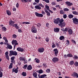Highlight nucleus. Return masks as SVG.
<instances>
[{
	"mask_svg": "<svg viewBox=\"0 0 78 78\" xmlns=\"http://www.w3.org/2000/svg\"><path fill=\"white\" fill-rule=\"evenodd\" d=\"M64 20H63V19L61 18L60 19L59 18H57L54 20V23L56 24H58L59 26H60L61 27H64L66 26V23L64 22Z\"/></svg>",
	"mask_w": 78,
	"mask_h": 78,
	"instance_id": "1",
	"label": "nucleus"
},
{
	"mask_svg": "<svg viewBox=\"0 0 78 78\" xmlns=\"http://www.w3.org/2000/svg\"><path fill=\"white\" fill-rule=\"evenodd\" d=\"M31 31L33 33H37V29L35 26H32L31 29Z\"/></svg>",
	"mask_w": 78,
	"mask_h": 78,
	"instance_id": "2",
	"label": "nucleus"
},
{
	"mask_svg": "<svg viewBox=\"0 0 78 78\" xmlns=\"http://www.w3.org/2000/svg\"><path fill=\"white\" fill-rule=\"evenodd\" d=\"M9 53L10 55H12V56H17V52L16 51H10Z\"/></svg>",
	"mask_w": 78,
	"mask_h": 78,
	"instance_id": "3",
	"label": "nucleus"
},
{
	"mask_svg": "<svg viewBox=\"0 0 78 78\" xmlns=\"http://www.w3.org/2000/svg\"><path fill=\"white\" fill-rule=\"evenodd\" d=\"M72 20H73V22L74 24L76 25L78 24V19H77L75 17L74 18H73Z\"/></svg>",
	"mask_w": 78,
	"mask_h": 78,
	"instance_id": "4",
	"label": "nucleus"
},
{
	"mask_svg": "<svg viewBox=\"0 0 78 78\" xmlns=\"http://www.w3.org/2000/svg\"><path fill=\"white\" fill-rule=\"evenodd\" d=\"M18 69H19V67H17L16 69L15 68H13L12 69V73H13L15 72V73H17L18 72Z\"/></svg>",
	"mask_w": 78,
	"mask_h": 78,
	"instance_id": "5",
	"label": "nucleus"
},
{
	"mask_svg": "<svg viewBox=\"0 0 78 78\" xmlns=\"http://www.w3.org/2000/svg\"><path fill=\"white\" fill-rule=\"evenodd\" d=\"M52 60L53 62L55 63V62H58V61H59V58L57 57H54L53 58Z\"/></svg>",
	"mask_w": 78,
	"mask_h": 78,
	"instance_id": "6",
	"label": "nucleus"
},
{
	"mask_svg": "<svg viewBox=\"0 0 78 78\" xmlns=\"http://www.w3.org/2000/svg\"><path fill=\"white\" fill-rule=\"evenodd\" d=\"M35 14L36 16L39 17H42L43 16V15L42 14L39 13L37 12H35Z\"/></svg>",
	"mask_w": 78,
	"mask_h": 78,
	"instance_id": "7",
	"label": "nucleus"
},
{
	"mask_svg": "<svg viewBox=\"0 0 78 78\" xmlns=\"http://www.w3.org/2000/svg\"><path fill=\"white\" fill-rule=\"evenodd\" d=\"M38 51L39 53H43L44 51V48H40L38 49Z\"/></svg>",
	"mask_w": 78,
	"mask_h": 78,
	"instance_id": "8",
	"label": "nucleus"
},
{
	"mask_svg": "<svg viewBox=\"0 0 78 78\" xmlns=\"http://www.w3.org/2000/svg\"><path fill=\"white\" fill-rule=\"evenodd\" d=\"M66 4L68 6H70L72 5H73V3H71L70 2L67 1L65 2Z\"/></svg>",
	"mask_w": 78,
	"mask_h": 78,
	"instance_id": "9",
	"label": "nucleus"
},
{
	"mask_svg": "<svg viewBox=\"0 0 78 78\" xmlns=\"http://www.w3.org/2000/svg\"><path fill=\"white\" fill-rule=\"evenodd\" d=\"M72 76H73V77H76V78H78V74L77 73L74 72L73 73L72 75Z\"/></svg>",
	"mask_w": 78,
	"mask_h": 78,
	"instance_id": "10",
	"label": "nucleus"
},
{
	"mask_svg": "<svg viewBox=\"0 0 78 78\" xmlns=\"http://www.w3.org/2000/svg\"><path fill=\"white\" fill-rule=\"evenodd\" d=\"M16 50L18 51H21V52H23V51H24V49L23 48L19 47L17 48Z\"/></svg>",
	"mask_w": 78,
	"mask_h": 78,
	"instance_id": "11",
	"label": "nucleus"
},
{
	"mask_svg": "<svg viewBox=\"0 0 78 78\" xmlns=\"http://www.w3.org/2000/svg\"><path fill=\"white\" fill-rule=\"evenodd\" d=\"M18 25V24H13L12 26V27H15L16 29L18 30L19 29V26Z\"/></svg>",
	"mask_w": 78,
	"mask_h": 78,
	"instance_id": "12",
	"label": "nucleus"
},
{
	"mask_svg": "<svg viewBox=\"0 0 78 78\" xmlns=\"http://www.w3.org/2000/svg\"><path fill=\"white\" fill-rule=\"evenodd\" d=\"M59 28L58 27L55 28L54 29V32H55V33H58V32L59 31Z\"/></svg>",
	"mask_w": 78,
	"mask_h": 78,
	"instance_id": "13",
	"label": "nucleus"
},
{
	"mask_svg": "<svg viewBox=\"0 0 78 78\" xmlns=\"http://www.w3.org/2000/svg\"><path fill=\"white\" fill-rule=\"evenodd\" d=\"M27 69L28 70H31L33 69V67L31 65H29L27 66Z\"/></svg>",
	"mask_w": 78,
	"mask_h": 78,
	"instance_id": "14",
	"label": "nucleus"
},
{
	"mask_svg": "<svg viewBox=\"0 0 78 78\" xmlns=\"http://www.w3.org/2000/svg\"><path fill=\"white\" fill-rule=\"evenodd\" d=\"M68 33L69 35H71L73 33V31L71 29H70L68 30Z\"/></svg>",
	"mask_w": 78,
	"mask_h": 78,
	"instance_id": "15",
	"label": "nucleus"
},
{
	"mask_svg": "<svg viewBox=\"0 0 78 78\" xmlns=\"http://www.w3.org/2000/svg\"><path fill=\"white\" fill-rule=\"evenodd\" d=\"M44 10H45V11L46 13H47V16H50V13L47 10V9H44Z\"/></svg>",
	"mask_w": 78,
	"mask_h": 78,
	"instance_id": "16",
	"label": "nucleus"
},
{
	"mask_svg": "<svg viewBox=\"0 0 78 78\" xmlns=\"http://www.w3.org/2000/svg\"><path fill=\"white\" fill-rule=\"evenodd\" d=\"M7 47L9 49H12V46L9 44V43H7Z\"/></svg>",
	"mask_w": 78,
	"mask_h": 78,
	"instance_id": "17",
	"label": "nucleus"
},
{
	"mask_svg": "<svg viewBox=\"0 0 78 78\" xmlns=\"http://www.w3.org/2000/svg\"><path fill=\"white\" fill-rule=\"evenodd\" d=\"M64 10H61L60 11V14H63V15H64L65 14V12L64 11Z\"/></svg>",
	"mask_w": 78,
	"mask_h": 78,
	"instance_id": "18",
	"label": "nucleus"
},
{
	"mask_svg": "<svg viewBox=\"0 0 78 78\" xmlns=\"http://www.w3.org/2000/svg\"><path fill=\"white\" fill-rule=\"evenodd\" d=\"M6 13L8 16H11V13L9 10H6Z\"/></svg>",
	"mask_w": 78,
	"mask_h": 78,
	"instance_id": "19",
	"label": "nucleus"
},
{
	"mask_svg": "<svg viewBox=\"0 0 78 78\" xmlns=\"http://www.w3.org/2000/svg\"><path fill=\"white\" fill-rule=\"evenodd\" d=\"M35 8L36 9H41V7L39 6L38 5H36L35 6Z\"/></svg>",
	"mask_w": 78,
	"mask_h": 78,
	"instance_id": "20",
	"label": "nucleus"
},
{
	"mask_svg": "<svg viewBox=\"0 0 78 78\" xmlns=\"http://www.w3.org/2000/svg\"><path fill=\"white\" fill-rule=\"evenodd\" d=\"M33 76H34L35 78L37 77V73L36 72H35L33 74Z\"/></svg>",
	"mask_w": 78,
	"mask_h": 78,
	"instance_id": "21",
	"label": "nucleus"
},
{
	"mask_svg": "<svg viewBox=\"0 0 78 78\" xmlns=\"http://www.w3.org/2000/svg\"><path fill=\"white\" fill-rule=\"evenodd\" d=\"M73 56L72 55V54L71 53L68 54L67 55V57H69V58H72V57H73Z\"/></svg>",
	"mask_w": 78,
	"mask_h": 78,
	"instance_id": "22",
	"label": "nucleus"
},
{
	"mask_svg": "<svg viewBox=\"0 0 78 78\" xmlns=\"http://www.w3.org/2000/svg\"><path fill=\"white\" fill-rule=\"evenodd\" d=\"M21 75L23 76H27V73L23 72L21 74Z\"/></svg>",
	"mask_w": 78,
	"mask_h": 78,
	"instance_id": "23",
	"label": "nucleus"
},
{
	"mask_svg": "<svg viewBox=\"0 0 78 78\" xmlns=\"http://www.w3.org/2000/svg\"><path fill=\"white\" fill-rule=\"evenodd\" d=\"M16 42H17V41L16 40H13L12 42V45H14Z\"/></svg>",
	"mask_w": 78,
	"mask_h": 78,
	"instance_id": "24",
	"label": "nucleus"
},
{
	"mask_svg": "<svg viewBox=\"0 0 78 78\" xmlns=\"http://www.w3.org/2000/svg\"><path fill=\"white\" fill-rule=\"evenodd\" d=\"M15 23V22L13 21H11L9 22V24L10 25H12V24H14Z\"/></svg>",
	"mask_w": 78,
	"mask_h": 78,
	"instance_id": "25",
	"label": "nucleus"
},
{
	"mask_svg": "<svg viewBox=\"0 0 78 78\" xmlns=\"http://www.w3.org/2000/svg\"><path fill=\"white\" fill-rule=\"evenodd\" d=\"M14 44L15 45H14V47L13 48L14 50H15V48H16V45H18V43H17V41H16V42Z\"/></svg>",
	"mask_w": 78,
	"mask_h": 78,
	"instance_id": "26",
	"label": "nucleus"
},
{
	"mask_svg": "<svg viewBox=\"0 0 78 78\" xmlns=\"http://www.w3.org/2000/svg\"><path fill=\"white\" fill-rule=\"evenodd\" d=\"M68 17L69 19H72V18H73V15L71 14L69 15Z\"/></svg>",
	"mask_w": 78,
	"mask_h": 78,
	"instance_id": "27",
	"label": "nucleus"
},
{
	"mask_svg": "<svg viewBox=\"0 0 78 78\" xmlns=\"http://www.w3.org/2000/svg\"><path fill=\"white\" fill-rule=\"evenodd\" d=\"M72 13L73 14H74V15H78V12L76 11H73L72 12Z\"/></svg>",
	"mask_w": 78,
	"mask_h": 78,
	"instance_id": "28",
	"label": "nucleus"
},
{
	"mask_svg": "<svg viewBox=\"0 0 78 78\" xmlns=\"http://www.w3.org/2000/svg\"><path fill=\"white\" fill-rule=\"evenodd\" d=\"M65 39V38L63 36H61L59 37V39L60 40V41H62V39Z\"/></svg>",
	"mask_w": 78,
	"mask_h": 78,
	"instance_id": "29",
	"label": "nucleus"
},
{
	"mask_svg": "<svg viewBox=\"0 0 78 78\" xmlns=\"http://www.w3.org/2000/svg\"><path fill=\"white\" fill-rule=\"evenodd\" d=\"M20 61H25V60L24 58H23V57H20Z\"/></svg>",
	"mask_w": 78,
	"mask_h": 78,
	"instance_id": "30",
	"label": "nucleus"
},
{
	"mask_svg": "<svg viewBox=\"0 0 78 78\" xmlns=\"http://www.w3.org/2000/svg\"><path fill=\"white\" fill-rule=\"evenodd\" d=\"M74 64V61H71L69 62V64L71 65V66H72Z\"/></svg>",
	"mask_w": 78,
	"mask_h": 78,
	"instance_id": "31",
	"label": "nucleus"
},
{
	"mask_svg": "<svg viewBox=\"0 0 78 78\" xmlns=\"http://www.w3.org/2000/svg\"><path fill=\"white\" fill-rule=\"evenodd\" d=\"M46 76H47V75L43 74L41 76V78H44V77Z\"/></svg>",
	"mask_w": 78,
	"mask_h": 78,
	"instance_id": "32",
	"label": "nucleus"
},
{
	"mask_svg": "<svg viewBox=\"0 0 78 78\" xmlns=\"http://www.w3.org/2000/svg\"><path fill=\"white\" fill-rule=\"evenodd\" d=\"M35 25H36L37 27H38L39 28H40V27L41 26V24L39 23H38L37 24H35Z\"/></svg>",
	"mask_w": 78,
	"mask_h": 78,
	"instance_id": "33",
	"label": "nucleus"
},
{
	"mask_svg": "<svg viewBox=\"0 0 78 78\" xmlns=\"http://www.w3.org/2000/svg\"><path fill=\"white\" fill-rule=\"evenodd\" d=\"M39 73H44V71L42 70V69H40L39 70V72H38Z\"/></svg>",
	"mask_w": 78,
	"mask_h": 78,
	"instance_id": "34",
	"label": "nucleus"
},
{
	"mask_svg": "<svg viewBox=\"0 0 78 78\" xmlns=\"http://www.w3.org/2000/svg\"><path fill=\"white\" fill-rule=\"evenodd\" d=\"M2 31H6V29L5 27H2Z\"/></svg>",
	"mask_w": 78,
	"mask_h": 78,
	"instance_id": "35",
	"label": "nucleus"
},
{
	"mask_svg": "<svg viewBox=\"0 0 78 78\" xmlns=\"http://www.w3.org/2000/svg\"><path fill=\"white\" fill-rule=\"evenodd\" d=\"M49 40L50 39H49V38H48V37L46 38L45 39V41L47 42H49Z\"/></svg>",
	"mask_w": 78,
	"mask_h": 78,
	"instance_id": "36",
	"label": "nucleus"
},
{
	"mask_svg": "<svg viewBox=\"0 0 78 78\" xmlns=\"http://www.w3.org/2000/svg\"><path fill=\"white\" fill-rule=\"evenodd\" d=\"M3 76V73L0 71V78H2Z\"/></svg>",
	"mask_w": 78,
	"mask_h": 78,
	"instance_id": "37",
	"label": "nucleus"
},
{
	"mask_svg": "<svg viewBox=\"0 0 78 78\" xmlns=\"http://www.w3.org/2000/svg\"><path fill=\"white\" fill-rule=\"evenodd\" d=\"M74 65L76 67H78V62H75L74 63Z\"/></svg>",
	"mask_w": 78,
	"mask_h": 78,
	"instance_id": "38",
	"label": "nucleus"
},
{
	"mask_svg": "<svg viewBox=\"0 0 78 78\" xmlns=\"http://www.w3.org/2000/svg\"><path fill=\"white\" fill-rule=\"evenodd\" d=\"M46 71L47 73H50V69H47Z\"/></svg>",
	"mask_w": 78,
	"mask_h": 78,
	"instance_id": "39",
	"label": "nucleus"
},
{
	"mask_svg": "<svg viewBox=\"0 0 78 78\" xmlns=\"http://www.w3.org/2000/svg\"><path fill=\"white\" fill-rule=\"evenodd\" d=\"M27 66H28V65L27 64L25 65H24V66L23 67V69H26Z\"/></svg>",
	"mask_w": 78,
	"mask_h": 78,
	"instance_id": "40",
	"label": "nucleus"
},
{
	"mask_svg": "<svg viewBox=\"0 0 78 78\" xmlns=\"http://www.w3.org/2000/svg\"><path fill=\"white\" fill-rule=\"evenodd\" d=\"M43 2H45L46 3H48L50 2V1H49V0H43Z\"/></svg>",
	"mask_w": 78,
	"mask_h": 78,
	"instance_id": "41",
	"label": "nucleus"
},
{
	"mask_svg": "<svg viewBox=\"0 0 78 78\" xmlns=\"http://www.w3.org/2000/svg\"><path fill=\"white\" fill-rule=\"evenodd\" d=\"M69 9H68L67 8H65L64 9V11H68Z\"/></svg>",
	"mask_w": 78,
	"mask_h": 78,
	"instance_id": "42",
	"label": "nucleus"
},
{
	"mask_svg": "<svg viewBox=\"0 0 78 78\" xmlns=\"http://www.w3.org/2000/svg\"><path fill=\"white\" fill-rule=\"evenodd\" d=\"M12 37L13 38H14L15 39H16V37H17V35L14 34L12 35Z\"/></svg>",
	"mask_w": 78,
	"mask_h": 78,
	"instance_id": "43",
	"label": "nucleus"
},
{
	"mask_svg": "<svg viewBox=\"0 0 78 78\" xmlns=\"http://www.w3.org/2000/svg\"><path fill=\"white\" fill-rule=\"evenodd\" d=\"M11 62L13 63V64H16V61L14 60H11Z\"/></svg>",
	"mask_w": 78,
	"mask_h": 78,
	"instance_id": "44",
	"label": "nucleus"
},
{
	"mask_svg": "<svg viewBox=\"0 0 78 78\" xmlns=\"http://www.w3.org/2000/svg\"><path fill=\"white\" fill-rule=\"evenodd\" d=\"M5 57L7 59L8 61H9V55H6L5 56Z\"/></svg>",
	"mask_w": 78,
	"mask_h": 78,
	"instance_id": "45",
	"label": "nucleus"
},
{
	"mask_svg": "<svg viewBox=\"0 0 78 78\" xmlns=\"http://www.w3.org/2000/svg\"><path fill=\"white\" fill-rule=\"evenodd\" d=\"M38 5L39 6H41V7H42V8H44V6L42 5V4H39Z\"/></svg>",
	"mask_w": 78,
	"mask_h": 78,
	"instance_id": "46",
	"label": "nucleus"
},
{
	"mask_svg": "<svg viewBox=\"0 0 78 78\" xmlns=\"http://www.w3.org/2000/svg\"><path fill=\"white\" fill-rule=\"evenodd\" d=\"M35 62H37V63H39L40 62V61L38 59H37L35 61Z\"/></svg>",
	"mask_w": 78,
	"mask_h": 78,
	"instance_id": "47",
	"label": "nucleus"
},
{
	"mask_svg": "<svg viewBox=\"0 0 78 78\" xmlns=\"http://www.w3.org/2000/svg\"><path fill=\"white\" fill-rule=\"evenodd\" d=\"M46 26L48 28H49V24L48 23H47L46 24Z\"/></svg>",
	"mask_w": 78,
	"mask_h": 78,
	"instance_id": "48",
	"label": "nucleus"
},
{
	"mask_svg": "<svg viewBox=\"0 0 78 78\" xmlns=\"http://www.w3.org/2000/svg\"><path fill=\"white\" fill-rule=\"evenodd\" d=\"M8 54H9V52H8V51H7L5 53V56H8Z\"/></svg>",
	"mask_w": 78,
	"mask_h": 78,
	"instance_id": "49",
	"label": "nucleus"
},
{
	"mask_svg": "<svg viewBox=\"0 0 78 78\" xmlns=\"http://www.w3.org/2000/svg\"><path fill=\"white\" fill-rule=\"evenodd\" d=\"M55 7H56V8H61V6H60L59 5H55Z\"/></svg>",
	"mask_w": 78,
	"mask_h": 78,
	"instance_id": "50",
	"label": "nucleus"
},
{
	"mask_svg": "<svg viewBox=\"0 0 78 78\" xmlns=\"http://www.w3.org/2000/svg\"><path fill=\"white\" fill-rule=\"evenodd\" d=\"M46 8H47V9L48 10H49V9H50V7H49V6L47 5V6H46Z\"/></svg>",
	"mask_w": 78,
	"mask_h": 78,
	"instance_id": "51",
	"label": "nucleus"
},
{
	"mask_svg": "<svg viewBox=\"0 0 78 78\" xmlns=\"http://www.w3.org/2000/svg\"><path fill=\"white\" fill-rule=\"evenodd\" d=\"M71 41L72 42L74 43V44H76V41H75V40H72Z\"/></svg>",
	"mask_w": 78,
	"mask_h": 78,
	"instance_id": "52",
	"label": "nucleus"
},
{
	"mask_svg": "<svg viewBox=\"0 0 78 78\" xmlns=\"http://www.w3.org/2000/svg\"><path fill=\"white\" fill-rule=\"evenodd\" d=\"M22 2L24 3V2H27V0H21Z\"/></svg>",
	"mask_w": 78,
	"mask_h": 78,
	"instance_id": "53",
	"label": "nucleus"
},
{
	"mask_svg": "<svg viewBox=\"0 0 78 78\" xmlns=\"http://www.w3.org/2000/svg\"><path fill=\"white\" fill-rule=\"evenodd\" d=\"M55 45H56V46L57 47H58L59 46V43H56Z\"/></svg>",
	"mask_w": 78,
	"mask_h": 78,
	"instance_id": "54",
	"label": "nucleus"
},
{
	"mask_svg": "<svg viewBox=\"0 0 78 78\" xmlns=\"http://www.w3.org/2000/svg\"><path fill=\"white\" fill-rule=\"evenodd\" d=\"M11 60H14L15 59V57L12 56V57H11Z\"/></svg>",
	"mask_w": 78,
	"mask_h": 78,
	"instance_id": "55",
	"label": "nucleus"
},
{
	"mask_svg": "<svg viewBox=\"0 0 78 78\" xmlns=\"http://www.w3.org/2000/svg\"><path fill=\"white\" fill-rule=\"evenodd\" d=\"M63 17L64 19H66L67 18V15L66 14H65L63 16Z\"/></svg>",
	"mask_w": 78,
	"mask_h": 78,
	"instance_id": "56",
	"label": "nucleus"
},
{
	"mask_svg": "<svg viewBox=\"0 0 78 78\" xmlns=\"http://www.w3.org/2000/svg\"><path fill=\"white\" fill-rule=\"evenodd\" d=\"M52 47L53 48H55V47H56V45H55V44H53L52 45Z\"/></svg>",
	"mask_w": 78,
	"mask_h": 78,
	"instance_id": "57",
	"label": "nucleus"
},
{
	"mask_svg": "<svg viewBox=\"0 0 78 78\" xmlns=\"http://www.w3.org/2000/svg\"><path fill=\"white\" fill-rule=\"evenodd\" d=\"M19 6V3H17L16 5V8H18V7Z\"/></svg>",
	"mask_w": 78,
	"mask_h": 78,
	"instance_id": "58",
	"label": "nucleus"
},
{
	"mask_svg": "<svg viewBox=\"0 0 78 78\" xmlns=\"http://www.w3.org/2000/svg\"><path fill=\"white\" fill-rule=\"evenodd\" d=\"M18 30L19 32V33H22V30L20 29H18Z\"/></svg>",
	"mask_w": 78,
	"mask_h": 78,
	"instance_id": "59",
	"label": "nucleus"
},
{
	"mask_svg": "<svg viewBox=\"0 0 78 78\" xmlns=\"http://www.w3.org/2000/svg\"><path fill=\"white\" fill-rule=\"evenodd\" d=\"M53 51H55V52L56 51H58V49L57 48H55L54 49V50H53Z\"/></svg>",
	"mask_w": 78,
	"mask_h": 78,
	"instance_id": "60",
	"label": "nucleus"
},
{
	"mask_svg": "<svg viewBox=\"0 0 78 78\" xmlns=\"http://www.w3.org/2000/svg\"><path fill=\"white\" fill-rule=\"evenodd\" d=\"M58 51H56L55 52V55H57L58 54Z\"/></svg>",
	"mask_w": 78,
	"mask_h": 78,
	"instance_id": "61",
	"label": "nucleus"
},
{
	"mask_svg": "<svg viewBox=\"0 0 78 78\" xmlns=\"http://www.w3.org/2000/svg\"><path fill=\"white\" fill-rule=\"evenodd\" d=\"M74 58L76 59H78V56H76V55H74Z\"/></svg>",
	"mask_w": 78,
	"mask_h": 78,
	"instance_id": "62",
	"label": "nucleus"
},
{
	"mask_svg": "<svg viewBox=\"0 0 78 78\" xmlns=\"http://www.w3.org/2000/svg\"><path fill=\"white\" fill-rule=\"evenodd\" d=\"M35 2L36 3H38L39 2V0H35Z\"/></svg>",
	"mask_w": 78,
	"mask_h": 78,
	"instance_id": "63",
	"label": "nucleus"
},
{
	"mask_svg": "<svg viewBox=\"0 0 78 78\" xmlns=\"http://www.w3.org/2000/svg\"><path fill=\"white\" fill-rule=\"evenodd\" d=\"M68 31V29L67 28H66L64 30V31Z\"/></svg>",
	"mask_w": 78,
	"mask_h": 78,
	"instance_id": "64",
	"label": "nucleus"
}]
</instances>
